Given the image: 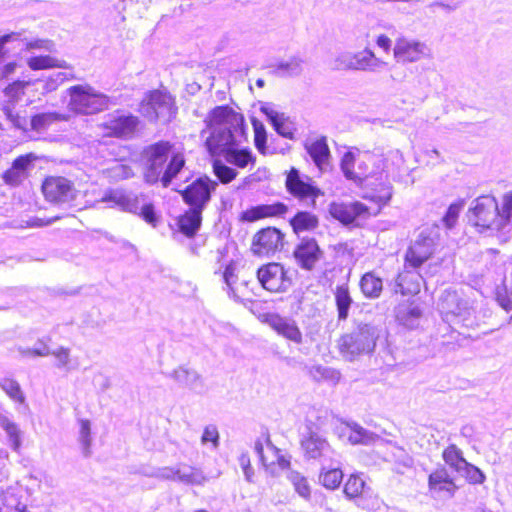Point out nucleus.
I'll return each instance as SVG.
<instances>
[{
    "mask_svg": "<svg viewBox=\"0 0 512 512\" xmlns=\"http://www.w3.org/2000/svg\"><path fill=\"white\" fill-rule=\"evenodd\" d=\"M202 443L207 444L211 443L213 448L218 447L220 435L219 432L214 425H208L205 427L202 437H201Z\"/></svg>",
    "mask_w": 512,
    "mask_h": 512,
    "instance_id": "6e6d98bb",
    "label": "nucleus"
},
{
    "mask_svg": "<svg viewBox=\"0 0 512 512\" xmlns=\"http://www.w3.org/2000/svg\"><path fill=\"white\" fill-rule=\"evenodd\" d=\"M50 355L56 358L54 366L58 369H64L66 372H70L77 368L76 365H72L69 348L61 346L57 350L51 351Z\"/></svg>",
    "mask_w": 512,
    "mask_h": 512,
    "instance_id": "49530a36",
    "label": "nucleus"
},
{
    "mask_svg": "<svg viewBox=\"0 0 512 512\" xmlns=\"http://www.w3.org/2000/svg\"><path fill=\"white\" fill-rule=\"evenodd\" d=\"M79 426L78 442L81 447L82 455L84 458H90L92 455L91 422L88 419H80Z\"/></svg>",
    "mask_w": 512,
    "mask_h": 512,
    "instance_id": "79ce46f5",
    "label": "nucleus"
},
{
    "mask_svg": "<svg viewBox=\"0 0 512 512\" xmlns=\"http://www.w3.org/2000/svg\"><path fill=\"white\" fill-rule=\"evenodd\" d=\"M139 124L140 119L137 116L117 110L104 123V128L112 137L130 139L138 131Z\"/></svg>",
    "mask_w": 512,
    "mask_h": 512,
    "instance_id": "6ab92c4d",
    "label": "nucleus"
},
{
    "mask_svg": "<svg viewBox=\"0 0 512 512\" xmlns=\"http://www.w3.org/2000/svg\"><path fill=\"white\" fill-rule=\"evenodd\" d=\"M1 388L9 395V397L19 403L25 401V396L22 392L20 384L11 378H4L0 382Z\"/></svg>",
    "mask_w": 512,
    "mask_h": 512,
    "instance_id": "de8ad7c7",
    "label": "nucleus"
},
{
    "mask_svg": "<svg viewBox=\"0 0 512 512\" xmlns=\"http://www.w3.org/2000/svg\"><path fill=\"white\" fill-rule=\"evenodd\" d=\"M301 449L308 459H318L331 451L328 441L316 432L308 433L301 440Z\"/></svg>",
    "mask_w": 512,
    "mask_h": 512,
    "instance_id": "c85d7f7f",
    "label": "nucleus"
},
{
    "mask_svg": "<svg viewBox=\"0 0 512 512\" xmlns=\"http://www.w3.org/2000/svg\"><path fill=\"white\" fill-rule=\"evenodd\" d=\"M376 43L385 52H389L391 49V39L385 34L379 35L376 39Z\"/></svg>",
    "mask_w": 512,
    "mask_h": 512,
    "instance_id": "338daca9",
    "label": "nucleus"
},
{
    "mask_svg": "<svg viewBox=\"0 0 512 512\" xmlns=\"http://www.w3.org/2000/svg\"><path fill=\"white\" fill-rule=\"evenodd\" d=\"M226 132L230 145L241 143L247 139L244 116L226 107Z\"/></svg>",
    "mask_w": 512,
    "mask_h": 512,
    "instance_id": "c756f323",
    "label": "nucleus"
},
{
    "mask_svg": "<svg viewBox=\"0 0 512 512\" xmlns=\"http://www.w3.org/2000/svg\"><path fill=\"white\" fill-rule=\"evenodd\" d=\"M101 202L109 208L118 209L121 212L138 216L148 225L156 228L161 220V213L156 209L152 201H147L146 196L124 188H108L105 190Z\"/></svg>",
    "mask_w": 512,
    "mask_h": 512,
    "instance_id": "7ed1b4c3",
    "label": "nucleus"
},
{
    "mask_svg": "<svg viewBox=\"0 0 512 512\" xmlns=\"http://www.w3.org/2000/svg\"><path fill=\"white\" fill-rule=\"evenodd\" d=\"M366 489V483L360 474H350L344 483L343 493L350 500H360L363 498Z\"/></svg>",
    "mask_w": 512,
    "mask_h": 512,
    "instance_id": "58836bf2",
    "label": "nucleus"
},
{
    "mask_svg": "<svg viewBox=\"0 0 512 512\" xmlns=\"http://www.w3.org/2000/svg\"><path fill=\"white\" fill-rule=\"evenodd\" d=\"M4 431L7 434L11 449L18 452L22 446V432L18 425L13 421Z\"/></svg>",
    "mask_w": 512,
    "mask_h": 512,
    "instance_id": "3c124183",
    "label": "nucleus"
},
{
    "mask_svg": "<svg viewBox=\"0 0 512 512\" xmlns=\"http://www.w3.org/2000/svg\"><path fill=\"white\" fill-rule=\"evenodd\" d=\"M35 167V156L32 153L16 157L11 166L1 175L3 183L10 188H17L28 179L31 170Z\"/></svg>",
    "mask_w": 512,
    "mask_h": 512,
    "instance_id": "aec40b11",
    "label": "nucleus"
},
{
    "mask_svg": "<svg viewBox=\"0 0 512 512\" xmlns=\"http://www.w3.org/2000/svg\"><path fill=\"white\" fill-rule=\"evenodd\" d=\"M293 485L297 493L304 497L309 498L311 494L310 486L308 484V481L305 477L300 475H295L293 477Z\"/></svg>",
    "mask_w": 512,
    "mask_h": 512,
    "instance_id": "4d7b16f0",
    "label": "nucleus"
},
{
    "mask_svg": "<svg viewBox=\"0 0 512 512\" xmlns=\"http://www.w3.org/2000/svg\"><path fill=\"white\" fill-rule=\"evenodd\" d=\"M265 114L267 115L269 121L273 125L275 131L282 135L283 137H286L288 139L293 138V132L286 126L285 122L279 115L274 111H266L263 110Z\"/></svg>",
    "mask_w": 512,
    "mask_h": 512,
    "instance_id": "8fccbe9b",
    "label": "nucleus"
},
{
    "mask_svg": "<svg viewBox=\"0 0 512 512\" xmlns=\"http://www.w3.org/2000/svg\"><path fill=\"white\" fill-rule=\"evenodd\" d=\"M174 144L168 140H159L144 147L141 157L144 166V180L149 185L158 182L164 188L171 185L185 165L182 154L174 153Z\"/></svg>",
    "mask_w": 512,
    "mask_h": 512,
    "instance_id": "f257e3e1",
    "label": "nucleus"
},
{
    "mask_svg": "<svg viewBox=\"0 0 512 512\" xmlns=\"http://www.w3.org/2000/svg\"><path fill=\"white\" fill-rule=\"evenodd\" d=\"M67 79L66 74L63 72H57L53 75L48 76L46 79H36L33 82L29 81H15L9 84L6 88V93L11 96H17L18 94H24V90L29 85H34L37 91H40L42 95L48 94L55 91L59 85L64 83Z\"/></svg>",
    "mask_w": 512,
    "mask_h": 512,
    "instance_id": "4be33fe9",
    "label": "nucleus"
},
{
    "mask_svg": "<svg viewBox=\"0 0 512 512\" xmlns=\"http://www.w3.org/2000/svg\"><path fill=\"white\" fill-rule=\"evenodd\" d=\"M464 204V200L460 199L448 206L444 216L442 217V222L447 229H452L456 226Z\"/></svg>",
    "mask_w": 512,
    "mask_h": 512,
    "instance_id": "a18cd8bd",
    "label": "nucleus"
},
{
    "mask_svg": "<svg viewBox=\"0 0 512 512\" xmlns=\"http://www.w3.org/2000/svg\"><path fill=\"white\" fill-rule=\"evenodd\" d=\"M202 223V212L189 207L184 213L175 218L174 224H169L173 230V238L181 242L184 238L189 240V249L192 254H197V246L193 243Z\"/></svg>",
    "mask_w": 512,
    "mask_h": 512,
    "instance_id": "ddd939ff",
    "label": "nucleus"
},
{
    "mask_svg": "<svg viewBox=\"0 0 512 512\" xmlns=\"http://www.w3.org/2000/svg\"><path fill=\"white\" fill-rule=\"evenodd\" d=\"M253 124V129H254V143H255V147L257 148V150L265 155L267 153V147H266V142H267V134H266V129L264 127V125L257 121V120H253L252 122Z\"/></svg>",
    "mask_w": 512,
    "mask_h": 512,
    "instance_id": "09e8293b",
    "label": "nucleus"
},
{
    "mask_svg": "<svg viewBox=\"0 0 512 512\" xmlns=\"http://www.w3.org/2000/svg\"><path fill=\"white\" fill-rule=\"evenodd\" d=\"M444 462L456 472H460L468 463L463 456V452L455 444H450L442 451Z\"/></svg>",
    "mask_w": 512,
    "mask_h": 512,
    "instance_id": "ea45409f",
    "label": "nucleus"
},
{
    "mask_svg": "<svg viewBox=\"0 0 512 512\" xmlns=\"http://www.w3.org/2000/svg\"><path fill=\"white\" fill-rule=\"evenodd\" d=\"M163 374L167 377L174 379L179 386L188 388L197 394L205 392V385L202 376L194 369L185 366H179L170 373Z\"/></svg>",
    "mask_w": 512,
    "mask_h": 512,
    "instance_id": "bb28decb",
    "label": "nucleus"
},
{
    "mask_svg": "<svg viewBox=\"0 0 512 512\" xmlns=\"http://www.w3.org/2000/svg\"><path fill=\"white\" fill-rule=\"evenodd\" d=\"M512 219V191L504 193L498 200L486 194L477 197L466 212L467 224L479 233L500 231Z\"/></svg>",
    "mask_w": 512,
    "mask_h": 512,
    "instance_id": "f03ea898",
    "label": "nucleus"
},
{
    "mask_svg": "<svg viewBox=\"0 0 512 512\" xmlns=\"http://www.w3.org/2000/svg\"><path fill=\"white\" fill-rule=\"evenodd\" d=\"M461 471L464 472L466 480L471 484H482L485 480V475L482 473V471L469 462Z\"/></svg>",
    "mask_w": 512,
    "mask_h": 512,
    "instance_id": "5fc2aeb1",
    "label": "nucleus"
},
{
    "mask_svg": "<svg viewBox=\"0 0 512 512\" xmlns=\"http://www.w3.org/2000/svg\"><path fill=\"white\" fill-rule=\"evenodd\" d=\"M21 32H23L22 39L16 40L17 42H20L23 44V48H21V50H23V49H25V50L44 49L45 51H48V52L55 51V44L53 41L48 40V39H39V38L29 39L28 37H26L24 30H22Z\"/></svg>",
    "mask_w": 512,
    "mask_h": 512,
    "instance_id": "c03bdc74",
    "label": "nucleus"
},
{
    "mask_svg": "<svg viewBox=\"0 0 512 512\" xmlns=\"http://www.w3.org/2000/svg\"><path fill=\"white\" fill-rule=\"evenodd\" d=\"M422 315L421 308L414 302L399 304L396 308L395 320L403 328L412 330L418 327Z\"/></svg>",
    "mask_w": 512,
    "mask_h": 512,
    "instance_id": "2f4dec72",
    "label": "nucleus"
},
{
    "mask_svg": "<svg viewBox=\"0 0 512 512\" xmlns=\"http://www.w3.org/2000/svg\"><path fill=\"white\" fill-rule=\"evenodd\" d=\"M285 244V234L275 226H266L252 236L250 251L260 258L272 257L281 252Z\"/></svg>",
    "mask_w": 512,
    "mask_h": 512,
    "instance_id": "1a4fd4ad",
    "label": "nucleus"
},
{
    "mask_svg": "<svg viewBox=\"0 0 512 512\" xmlns=\"http://www.w3.org/2000/svg\"><path fill=\"white\" fill-rule=\"evenodd\" d=\"M304 148L318 168L322 169L323 165L328 163L330 158V149L326 136H320L316 139L305 142Z\"/></svg>",
    "mask_w": 512,
    "mask_h": 512,
    "instance_id": "72a5a7b5",
    "label": "nucleus"
},
{
    "mask_svg": "<svg viewBox=\"0 0 512 512\" xmlns=\"http://www.w3.org/2000/svg\"><path fill=\"white\" fill-rule=\"evenodd\" d=\"M257 279L261 286L271 293L286 291L291 285V278L284 265L279 262H268L257 269Z\"/></svg>",
    "mask_w": 512,
    "mask_h": 512,
    "instance_id": "2eb2a0df",
    "label": "nucleus"
},
{
    "mask_svg": "<svg viewBox=\"0 0 512 512\" xmlns=\"http://www.w3.org/2000/svg\"><path fill=\"white\" fill-rule=\"evenodd\" d=\"M323 251L317 240L313 237H304L295 246L293 257L304 270H313L321 260Z\"/></svg>",
    "mask_w": 512,
    "mask_h": 512,
    "instance_id": "412c9836",
    "label": "nucleus"
},
{
    "mask_svg": "<svg viewBox=\"0 0 512 512\" xmlns=\"http://www.w3.org/2000/svg\"><path fill=\"white\" fill-rule=\"evenodd\" d=\"M27 65L31 70H43L54 67L68 68L64 60H58L50 55H35L27 59Z\"/></svg>",
    "mask_w": 512,
    "mask_h": 512,
    "instance_id": "a19ab883",
    "label": "nucleus"
},
{
    "mask_svg": "<svg viewBox=\"0 0 512 512\" xmlns=\"http://www.w3.org/2000/svg\"><path fill=\"white\" fill-rule=\"evenodd\" d=\"M41 189L45 199L57 205L71 203L77 196L73 182L62 176L46 177Z\"/></svg>",
    "mask_w": 512,
    "mask_h": 512,
    "instance_id": "dca6fc26",
    "label": "nucleus"
},
{
    "mask_svg": "<svg viewBox=\"0 0 512 512\" xmlns=\"http://www.w3.org/2000/svg\"><path fill=\"white\" fill-rule=\"evenodd\" d=\"M333 296L337 310V319L339 321L347 320L349 310L354 303L349 283L344 282L336 285L333 290Z\"/></svg>",
    "mask_w": 512,
    "mask_h": 512,
    "instance_id": "473e14b6",
    "label": "nucleus"
},
{
    "mask_svg": "<svg viewBox=\"0 0 512 512\" xmlns=\"http://www.w3.org/2000/svg\"><path fill=\"white\" fill-rule=\"evenodd\" d=\"M346 65L354 70H374L385 65V62L377 58L371 49L365 48L349 55Z\"/></svg>",
    "mask_w": 512,
    "mask_h": 512,
    "instance_id": "7c9ffc66",
    "label": "nucleus"
},
{
    "mask_svg": "<svg viewBox=\"0 0 512 512\" xmlns=\"http://www.w3.org/2000/svg\"><path fill=\"white\" fill-rule=\"evenodd\" d=\"M395 282L396 292L403 296H414L420 292L423 278L418 270L403 267L397 274Z\"/></svg>",
    "mask_w": 512,
    "mask_h": 512,
    "instance_id": "cd10ccee",
    "label": "nucleus"
},
{
    "mask_svg": "<svg viewBox=\"0 0 512 512\" xmlns=\"http://www.w3.org/2000/svg\"><path fill=\"white\" fill-rule=\"evenodd\" d=\"M435 244L428 235H419L412 241L404 254V268L419 270L426 262L434 257Z\"/></svg>",
    "mask_w": 512,
    "mask_h": 512,
    "instance_id": "f3484780",
    "label": "nucleus"
},
{
    "mask_svg": "<svg viewBox=\"0 0 512 512\" xmlns=\"http://www.w3.org/2000/svg\"><path fill=\"white\" fill-rule=\"evenodd\" d=\"M262 321L285 339L296 344L302 342V332L294 320L282 317L276 313H267L263 316Z\"/></svg>",
    "mask_w": 512,
    "mask_h": 512,
    "instance_id": "a878e982",
    "label": "nucleus"
},
{
    "mask_svg": "<svg viewBox=\"0 0 512 512\" xmlns=\"http://www.w3.org/2000/svg\"><path fill=\"white\" fill-rule=\"evenodd\" d=\"M301 60L298 58H291L288 61H282L278 64V70L283 73L293 74L300 71Z\"/></svg>",
    "mask_w": 512,
    "mask_h": 512,
    "instance_id": "13d9d810",
    "label": "nucleus"
},
{
    "mask_svg": "<svg viewBox=\"0 0 512 512\" xmlns=\"http://www.w3.org/2000/svg\"><path fill=\"white\" fill-rule=\"evenodd\" d=\"M359 289L365 298L377 299L383 292V279L376 271H367L359 279Z\"/></svg>",
    "mask_w": 512,
    "mask_h": 512,
    "instance_id": "c9c22d12",
    "label": "nucleus"
},
{
    "mask_svg": "<svg viewBox=\"0 0 512 512\" xmlns=\"http://www.w3.org/2000/svg\"><path fill=\"white\" fill-rule=\"evenodd\" d=\"M80 287L77 288H56L54 289V294L57 296H76L80 292Z\"/></svg>",
    "mask_w": 512,
    "mask_h": 512,
    "instance_id": "e2e57ef3",
    "label": "nucleus"
},
{
    "mask_svg": "<svg viewBox=\"0 0 512 512\" xmlns=\"http://www.w3.org/2000/svg\"><path fill=\"white\" fill-rule=\"evenodd\" d=\"M255 451L261 464L271 475H277L290 468V457L273 445L269 435L265 436L264 441L257 440L255 442Z\"/></svg>",
    "mask_w": 512,
    "mask_h": 512,
    "instance_id": "f8f14e48",
    "label": "nucleus"
},
{
    "mask_svg": "<svg viewBox=\"0 0 512 512\" xmlns=\"http://www.w3.org/2000/svg\"><path fill=\"white\" fill-rule=\"evenodd\" d=\"M285 188L287 192L298 200H310L315 204L316 199L323 195L321 189L309 179L303 180L297 168L291 167L285 172Z\"/></svg>",
    "mask_w": 512,
    "mask_h": 512,
    "instance_id": "a211bd4d",
    "label": "nucleus"
},
{
    "mask_svg": "<svg viewBox=\"0 0 512 512\" xmlns=\"http://www.w3.org/2000/svg\"><path fill=\"white\" fill-rule=\"evenodd\" d=\"M343 480V472L340 468L324 469L319 474L320 483L328 490L339 488Z\"/></svg>",
    "mask_w": 512,
    "mask_h": 512,
    "instance_id": "37998d69",
    "label": "nucleus"
},
{
    "mask_svg": "<svg viewBox=\"0 0 512 512\" xmlns=\"http://www.w3.org/2000/svg\"><path fill=\"white\" fill-rule=\"evenodd\" d=\"M363 198L376 204L377 208L373 212L380 213L393 196V187L389 181L388 172L385 170L373 172L364 182Z\"/></svg>",
    "mask_w": 512,
    "mask_h": 512,
    "instance_id": "9b49d317",
    "label": "nucleus"
},
{
    "mask_svg": "<svg viewBox=\"0 0 512 512\" xmlns=\"http://www.w3.org/2000/svg\"><path fill=\"white\" fill-rule=\"evenodd\" d=\"M330 216L346 226L360 227L363 222L376 216L377 212L367 206L366 204L354 201H333L328 207Z\"/></svg>",
    "mask_w": 512,
    "mask_h": 512,
    "instance_id": "6e6552de",
    "label": "nucleus"
},
{
    "mask_svg": "<svg viewBox=\"0 0 512 512\" xmlns=\"http://www.w3.org/2000/svg\"><path fill=\"white\" fill-rule=\"evenodd\" d=\"M372 163L373 157L369 153L355 149L348 150L343 154L340 167L348 180L353 181L359 187H363L364 182L372 174L369 172Z\"/></svg>",
    "mask_w": 512,
    "mask_h": 512,
    "instance_id": "9d476101",
    "label": "nucleus"
},
{
    "mask_svg": "<svg viewBox=\"0 0 512 512\" xmlns=\"http://www.w3.org/2000/svg\"><path fill=\"white\" fill-rule=\"evenodd\" d=\"M428 491L432 495L453 497L458 490L453 477L444 466L438 467L428 475Z\"/></svg>",
    "mask_w": 512,
    "mask_h": 512,
    "instance_id": "393cba45",
    "label": "nucleus"
},
{
    "mask_svg": "<svg viewBox=\"0 0 512 512\" xmlns=\"http://www.w3.org/2000/svg\"><path fill=\"white\" fill-rule=\"evenodd\" d=\"M218 183L207 175L197 177L181 191L183 201L191 208L203 211L209 203Z\"/></svg>",
    "mask_w": 512,
    "mask_h": 512,
    "instance_id": "4468645a",
    "label": "nucleus"
},
{
    "mask_svg": "<svg viewBox=\"0 0 512 512\" xmlns=\"http://www.w3.org/2000/svg\"><path fill=\"white\" fill-rule=\"evenodd\" d=\"M138 111L150 123L169 125L178 114V106L170 92L154 89L145 93Z\"/></svg>",
    "mask_w": 512,
    "mask_h": 512,
    "instance_id": "39448f33",
    "label": "nucleus"
},
{
    "mask_svg": "<svg viewBox=\"0 0 512 512\" xmlns=\"http://www.w3.org/2000/svg\"><path fill=\"white\" fill-rule=\"evenodd\" d=\"M239 463H240L241 468L243 469V472H244L247 480L250 481L252 479L254 472H253V468L251 465V460H250L249 455L247 453L242 454L239 458Z\"/></svg>",
    "mask_w": 512,
    "mask_h": 512,
    "instance_id": "680f3d73",
    "label": "nucleus"
},
{
    "mask_svg": "<svg viewBox=\"0 0 512 512\" xmlns=\"http://www.w3.org/2000/svg\"><path fill=\"white\" fill-rule=\"evenodd\" d=\"M69 96L67 107L70 111L93 115L99 113L109 106V97L101 92L94 90L89 85L77 84L66 90Z\"/></svg>",
    "mask_w": 512,
    "mask_h": 512,
    "instance_id": "0eeeda50",
    "label": "nucleus"
},
{
    "mask_svg": "<svg viewBox=\"0 0 512 512\" xmlns=\"http://www.w3.org/2000/svg\"><path fill=\"white\" fill-rule=\"evenodd\" d=\"M177 481L190 485L191 484V467H188L187 470L179 469Z\"/></svg>",
    "mask_w": 512,
    "mask_h": 512,
    "instance_id": "774afa93",
    "label": "nucleus"
},
{
    "mask_svg": "<svg viewBox=\"0 0 512 512\" xmlns=\"http://www.w3.org/2000/svg\"><path fill=\"white\" fill-rule=\"evenodd\" d=\"M66 120V117L57 111L38 112L30 116L29 130L35 132L46 131L52 124Z\"/></svg>",
    "mask_w": 512,
    "mask_h": 512,
    "instance_id": "e433bc0d",
    "label": "nucleus"
},
{
    "mask_svg": "<svg viewBox=\"0 0 512 512\" xmlns=\"http://www.w3.org/2000/svg\"><path fill=\"white\" fill-rule=\"evenodd\" d=\"M216 253H217L216 260H217V263L219 264V267L215 270V274L221 275L222 282L224 283V270H223L224 263H222V258L224 257V247L223 248L218 247Z\"/></svg>",
    "mask_w": 512,
    "mask_h": 512,
    "instance_id": "0e129e2a",
    "label": "nucleus"
},
{
    "mask_svg": "<svg viewBox=\"0 0 512 512\" xmlns=\"http://www.w3.org/2000/svg\"><path fill=\"white\" fill-rule=\"evenodd\" d=\"M226 161L235 165L240 169H244L249 165L254 166L256 157L252 154L248 148H226Z\"/></svg>",
    "mask_w": 512,
    "mask_h": 512,
    "instance_id": "4c0bfd02",
    "label": "nucleus"
},
{
    "mask_svg": "<svg viewBox=\"0 0 512 512\" xmlns=\"http://www.w3.org/2000/svg\"><path fill=\"white\" fill-rule=\"evenodd\" d=\"M179 468L163 467L158 469L157 473L152 474L155 477L165 480H177Z\"/></svg>",
    "mask_w": 512,
    "mask_h": 512,
    "instance_id": "bf43d9fd",
    "label": "nucleus"
},
{
    "mask_svg": "<svg viewBox=\"0 0 512 512\" xmlns=\"http://www.w3.org/2000/svg\"><path fill=\"white\" fill-rule=\"evenodd\" d=\"M22 35L23 32H9L0 35V63H2L9 54V49L6 45L15 42L17 39H22Z\"/></svg>",
    "mask_w": 512,
    "mask_h": 512,
    "instance_id": "864d4df0",
    "label": "nucleus"
},
{
    "mask_svg": "<svg viewBox=\"0 0 512 512\" xmlns=\"http://www.w3.org/2000/svg\"><path fill=\"white\" fill-rule=\"evenodd\" d=\"M426 54L427 47L424 43L406 37H399L393 49V56L399 63L416 62L421 60Z\"/></svg>",
    "mask_w": 512,
    "mask_h": 512,
    "instance_id": "5701e85b",
    "label": "nucleus"
},
{
    "mask_svg": "<svg viewBox=\"0 0 512 512\" xmlns=\"http://www.w3.org/2000/svg\"><path fill=\"white\" fill-rule=\"evenodd\" d=\"M319 224L320 222L318 216L306 210L297 211L289 219V225L293 233L296 235L300 233L315 231L319 227Z\"/></svg>",
    "mask_w": 512,
    "mask_h": 512,
    "instance_id": "f704fd0d",
    "label": "nucleus"
},
{
    "mask_svg": "<svg viewBox=\"0 0 512 512\" xmlns=\"http://www.w3.org/2000/svg\"><path fill=\"white\" fill-rule=\"evenodd\" d=\"M12 126L17 129L21 130L23 132L29 131V120L26 116H21L18 112L15 114V116L10 120Z\"/></svg>",
    "mask_w": 512,
    "mask_h": 512,
    "instance_id": "052dcab7",
    "label": "nucleus"
},
{
    "mask_svg": "<svg viewBox=\"0 0 512 512\" xmlns=\"http://www.w3.org/2000/svg\"><path fill=\"white\" fill-rule=\"evenodd\" d=\"M376 340L375 331L370 325L359 324L338 338L337 349L345 359L353 361L361 355L373 352Z\"/></svg>",
    "mask_w": 512,
    "mask_h": 512,
    "instance_id": "423d86ee",
    "label": "nucleus"
},
{
    "mask_svg": "<svg viewBox=\"0 0 512 512\" xmlns=\"http://www.w3.org/2000/svg\"><path fill=\"white\" fill-rule=\"evenodd\" d=\"M20 352L27 357H43L50 355L51 350L42 339H38L34 347L20 350Z\"/></svg>",
    "mask_w": 512,
    "mask_h": 512,
    "instance_id": "603ef678",
    "label": "nucleus"
},
{
    "mask_svg": "<svg viewBox=\"0 0 512 512\" xmlns=\"http://www.w3.org/2000/svg\"><path fill=\"white\" fill-rule=\"evenodd\" d=\"M205 481V476L202 472L196 468L191 467V484L190 485H201Z\"/></svg>",
    "mask_w": 512,
    "mask_h": 512,
    "instance_id": "69168bd1",
    "label": "nucleus"
},
{
    "mask_svg": "<svg viewBox=\"0 0 512 512\" xmlns=\"http://www.w3.org/2000/svg\"><path fill=\"white\" fill-rule=\"evenodd\" d=\"M288 206L280 201L251 206L241 213L240 219L254 223L264 219L280 218L288 212Z\"/></svg>",
    "mask_w": 512,
    "mask_h": 512,
    "instance_id": "b1692460",
    "label": "nucleus"
},
{
    "mask_svg": "<svg viewBox=\"0 0 512 512\" xmlns=\"http://www.w3.org/2000/svg\"><path fill=\"white\" fill-rule=\"evenodd\" d=\"M204 124L200 137L204 138V147L215 176L220 183H224V104L212 108L205 117Z\"/></svg>",
    "mask_w": 512,
    "mask_h": 512,
    "instance_id": "20e7f679",
    "label": "nucleus"
}]
</instances>
